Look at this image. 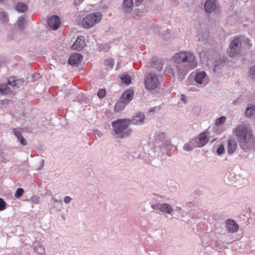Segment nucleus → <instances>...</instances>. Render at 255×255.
I'll return each mask as SVG.
<instances>
[{
  "instance_id": "nucleus-37",
  "label": "nucleus",
  "mask_w": 255,
  "mask_h": 255,
  "mask_svg": "<svg viewBox=\"0 0 255 255\" xmlns=\"http://www.w3.org/2000/svg\"><path fill=\"white\" fill-rule=\"evenodd\" d=\"M250 75L252 76H255V66H254L251 70Z\"/></svg>"
},
{
  "instance_id": "nucleus-27",
  "label": "nucleus",
  "mask_w": 255,
  "mask_h": 255,
  "mask_svg": "<svg viewBox=\"0 0 255 255\" xmlns=\"http://www.w3.org/2000/svg\"><path fill=\"white\" fill-rule=\"evenodd\" d=\"M105 65L110 68H112L114 65V60L113 59H108L105 60Z\"/></svg>"
},
{
  "instance_id": "nucleus-43",
  "label": "nucleus",
  "mask_w": 255,
  "mask_h": 255,
  "mask_svg": "<svg viewBox=\"0 0 255 255\" xmlns=\"http://www.w3.org/2000/svg\"><path fill=\"white\" fill-rule=\"evenodd\" d=\"M162 207L168 208V207H170V206L168 204H164L163 205V207Z\"/></svg>"
},
{
  "instance_id": "nucleus-40",
  "label": "nucleus",
  "mask_w": 255,
  "mask_h": 255,
  "mask_svg": "<svg viewBox=\"0 0 255 255\" xmlns=\"http://www.w3.org/2000/svg\"><path fill=\"white\" fill-rule=\"evenodd\" d=\"M143 0H135V2L137 5H138Z\"/></svg>"
},
{
  "instance_id": "nucleus-9",
  "label": "nucleus",
  "mask_w": 255,
  "mask_h": 255,
  "mask_svg": "<svg viewBox=\"0 0 255 255\" xmlns=\"http://www.w3.org/2000/svg\"><path fill=\"white\" fill-rule=\"evenodd\" d=\"M226 227L229 232L233 233L237 232L239 228L235 221L231 219L226 220Z\"/></svg>"
},
{
  "instance_id": "nucleus-10",
  "label": "nucleus",
  "mask_w": 255,
  "mask_h": 255,
  "mask_svg": "<svg viewBox=\"0 0 255 255\" xmlns=\"http://www.w3.org/2000/svg\"><path fill=\"white\" fill-rule=\"evenodd\" d=\"M82 60V56L79 53L72 54L69 59V63L71 65H77Z\"/></svg>"
},
{
  "instance_id": "nucleus-28",
  "label": "nucleus",
  "mask_w": 255,
  "mask_h": 255,
  "mask_svg": "<svg viewBox=\"0 0 255 255\" xmlns=\"http://www.w3.org/2000/svg\"><path fill=\"white\" fill-rule=\"evenodd\" d=\"M23 193L24 190L22 188H18L15 193V197L18 198H20L23 195Z\"/></svg>"
},
{
  "instance_id": "nucleus-36",
  "label": "nucleus",
  "mask_w": 255,
  "mask_h": 255,
  "mask_svg": "<svg viewBox=\"0 0 255 255\" xmlns=\"http://www.w3.org/2000/svg\"><path fill=\"white\" fill-rule=\"evenodd\" d=\"M6 204L4 200L0 198V207H5Z\"/></svg>"
},
{
  "instance_id": "nucleus-41",
  "label": "nucleus",
  "mask_w": 255,
  "mask_h": 255,
  "mask_svg": "<svg viewBox=\"0 0 255 255\" xmlns=\"http://www.w3.org/2000/svg\"><path fill=\"white\" fill-rule=\"evenodd\" d=\"M84 0H75V3L76 4H79L81 3Z\"/></svg>"
},
{
  "instance_id": "nucleus-33",
  "label": "nucleus",
  "mask_w": 255,
  "mask_h": 255,
  "mask_svg": "<svg viewBox=\"0 0 255 255\" xmlns=\"http://www.w3.org/2000/svg\"><path fill=\"white\" fill-rule=\"evenodd\" d=\"M8 83L9 85L14 87L16 85V81L13 79V78H10L8 80Z\"/></svg>"
},
{
  "instance_id": "nucleus-16",
  "label": "nucleus",
  "mask_w": 255,
  "mask_h": 255,
  "mask_svg": "<svg viewBox=\"0 0 255 255\" xmlns=\"http://www.w3.org/2000/svg\"><path fill=\"white\" fill-rule=\"evenodd\" d=\"M133 0H124V10L126 12L130 11L133 7Z\"/></svg>"
},
{
  "instance_id": "nucleus-45",
  "label": "nucleus",
  "mask_w": 255,
  "mask_h": 255,
  "mask_svg": "<svg viewBox=\"0 0 255 255\" xmlns=\"http://www.w3.org/2000/svg\"><path fill=\"white\" fill-rule=\"evenodd\" d=\"M5 209V208H0V211H2V210H3Z\"/></svg>"
},
{
  "instance_id": "nucleus-5",
  "label": "nucleus",
  "mask_w": 255,
  "mask_h": 255,
  "mask_svg": "<svg viewBox=\"0 0 255 255\" xmlns=\"http://www.w3.org/2000/svg\"><path fill=\"white\" fill-rule=\"evenodd\" d=\"M144 84L146 89L149 90H154L159 85L157 76L152 73L147 74L145 76Z\"/></svg>"
},
{
  "instance_id": "nucleus-19",
  "label": "nucleus",
  "mask_w": 255,
  "mask_h": 255,
  "mask_svg": "<svg viewBox=\"0 0 255 255\" xmlns=\"http://www.w3.org/2000/svg\"><path fill=\"white\" fill-rule=\"evenodd\" d=\"M15 9L19 12H25L27 9V7L26 4L23 3L18 2L16 5Z\"/></svg>"
},
{
  "instance_id": "nucleus-7",
  "label": "nucleus",
  "mask_w": 255,
  "mask_h": 255,
  "mask_svg": "<svg viewBox=\"0 0 255 255\" xmlns=\"http://www.w3.org/2000/svg\"><path fill=\"white\" fill-rule=\"evenodd\" d=\"M47 22L50 28L53 30H56L61 24V20L58 16L52 15L49 18Z\"/></svg>"
},
{
  "instance_id": "nucleus-20",
  "label": "nucleus",
  "mask_w": 255,
  "mask_h": 255,
  "mask_svg": "<svg viewBox=\"0 0 255 255\" xmlns=\"http://www.w3.org/2000/svg\"><path fill=\"white\" fill-rule=\"evenodd\" d=\"M246 115L248 117L255 116V106L251 105L248 107L246 111Z\"/></svg>"
},
{
  "instance_id": "nucleus-3",
  "label": "nucleus",
  "mask_w": 255,
  "mask_h": 255,
  "mask_svg": "<svg viewBox=\"0 0 255 255\" xmlns=\"http://www.w3.org/2000/svg\"><path fill=\"white\" fill-rule=\"evenodd\" d=\"M102 15L100 12H95L85 17L82 21L83 28L89 29L98 23L101 20Z\"/></svg>"
},
{
  "instance_id": "nucleus-6",
  "label": "nucleus",
  "mask_w": 255,
  "mask_h": 255,
  "mask_svg": "<svg viewBox=\"0 0 255 255\" xmlns=\"http://www.w3.org/2000/svg\"><path fill=\"white\" fill-rule=\"evenodd\" d=\"M241 44V40L239 38H235L230 43L228 50V53L230 57L236 56L239 50V45Z\"/></svg>"
},
{
  "instance_id": "nucleus-22",
  "label": "nucleus",
  "mask_w": 255,
  "mask_h": 255,
  "mask_svg": "<svg viewBox=\"0 0 255 255\" xmlns=\"http://www.w3.org/2000/svg\"><path fill=\"white\" fill-rule=\"evenodd\" d=\"M9 93L8 87L6 84L0 85V93L8 94Z\"/></svg>"
},
{
  "instance_id": "nucleus-11",
  "label": "nucleus",
  "mask_w": 255,
  "mask_h": 255,
  "mask_svg": "<svg viewBox=\"0 0 255 255\" xmlns=\"http://www.w3.org/2000/svg\"><path fill=\"white\" fill-rule=\"evenodd\" d=\"M85 43L83 37L79 36L75 42L72 45V48L74 50L80 51L85 47Z\"/></svg>"
},
{
  "instance_id": "nucleus-29",
  "label": "nucleus",
  "mask_w": 255,
  "mask_h": 255,
  "mask_svg": "<svg viewBox=\"0 0 255 255\" xmlns=\"http://www.w3.org/2000/svg\"><path fill=\"white\" fill-rule=\"evenodd\" d=\"M25 23V19L24 17H20L18 20V25L20 28H23Z\"/></svg>"
},
{
  "instance_id": "nucleus-18",
  "label": "nucleus",
  "mask_w": 255,
  "mask_h": 255,
  "mask_svg": "<svg viewBox=\"0 0 255 255\" xmlns=\"http://www.w3.org/2000/svg\"><path fill=\"white\" fill-rule=\"evenodd\" d=\"M156 210V212L161 214L164 215L165 213L171 214L173 211V208H154Z\"/></svg>"
},
{
  "instance_id": "nucleus-1",
  "label": "nucleus",
  "mask_w": 255,
  "mask_h": 255,
  "mask_svg": "<svg viewBox=\"0 0 255 255\" xmlns=\"http://www.w3.org/2000/svg\"><path fill=\"white\" fill-rule=\"evenodd\" d=\"M233 133L243 149H248L255 146V138L253 131L248 125L243 124L238 126L233 129Z\"/></svg>"
},
{
  "instance_id": "nucleus-30",
  "label": "nucleus",
  "mask_w": 255,
  "mask_h": 255,
  "mask_svg": "<svg viewBox=\"0 0 255 255\" xmlns=\"http://www.w3.org/2000/svg\"><path fill=\"white\" fill-rule=\"evenodd\" d=\"M106 91L105 89H101L99 91L97 94L98 96L100 98H104L106 96Z\"/></svg>"
},
{
  "instance_id": "nucleus-13",
  "label": "nucleus",
  "mask_w": 255,
  "mask_h": 255,
  "mask_svg": "<svg viewBox=\"0 0 255 255\" xmlns=\"http://www.w3.org/2000/svg\"><path fill=\"white\" fill-rule=\"evenodd\" d=\"M205 10L209 13L214 11L216 7L215 0H207L204 5Z\"/></svg>"
},
{
  "instance_id": "nucleus-39",
  "label": "nucleus",
  "mask_w": 255,
  "mask_h": 255,
  "mask_svg": "<svg viewBox=\"0 0 255 255\" xmlns=\"http://www.w3.org/2000/svg\"><path fill=\"white\" fill-rule=\"evenodd\" d=\"M39 253L40 254V255H43V254L44 253V249L41 246L39 247Z\"/></svg>"
},
{
  "instance_id": "nucleus-26",
  "label": "nucleus",
  "mask_w": 255,
  "mask_h": 255,
  "mask_svg": "<svg viewBox=\"0 0 255 255\" xmlns=\"http://www.w3.org/2000/svg\"><path fill=\"white\" fill-rule=\"evenodd\" d=\"M226 118L225 117H221L218 118L216 121V125L217 126L223 125L226 121Z\"/></svg>"
},
{
  "instance_id": "nucleus-48",
  "label": "nucleus",
  "mask_w": 255,
  "mask_h": 255,
  "mask_svg": "<svg viewBox=\"0 0 255 255\" xmlns=\"http://www.w3.org/2000/svg\"><path fill=\"white\" fill-rule=\"evenodd\" d=\"M178 209H179V210H181V208H177Z\"/></svg>"
},
{
  "instance_id": "nucleus-42",
  "label": "nucleus",
  "mask_w": 255,
  "mask_h": 255,
  "mask_svg": "<svg viewBox=\"0 0 255 255\" xmlns=\"http://www.w3.org/2000/svg\"><path fill=\"white\" fill-rule=\"evenodd\" d=\"M181 99H182V100L184 101L185 102H186V97L185 95H182L181 96Z\"/></svg>"
},
{
  "instance_id": "nucleus-15",
  "label": "nucleus",
  "mask_w": 255,
  "mask_h": 255,
  "mask_svg": "<svg viewBox=\"0 0 255 255\" xmlns=\"http://www.w3.org/2000/svg\"><path fill=\"white\" fill-rule=\"evenodd\" d=\"M144 119V115L142 113H139L136 116H135L130 121V124H133L134 125L140 124L143 123Z\"/></svg>"
},
{
  "instance_id": "nucleus-2",
  "label": "nucleus",
  "mask_w": 255,
  "mask_h": 255,
  "mask_svg": "<svg viewBox=\"0 0 255 255\" xmlns=\"http://www.w3.org/2000/svg\"><path fill=\"white\" fill-rule=\"evenodd\" d=\"M174 62L180 63L182 62H188L190 63L189 69H192L197 66L195 61V56L191 53L186 52H180L175 54L172 57Z\"/></svg>"
},
{
  "instance_id": "nucleus-31",
  "label": "nucleus",
  "mask_w": 255,
  "mask_h": 255,
  "mask_svg": "<svg viewBox=\"0 0 255 255\" xmlns=\"http://www.w3.org/2000/svg\"><path fill=\"white\" fill-rule=\"evenodd\" d=\"M0 20L2 22H6L7 20V18L6 14L3 12H0Z\"/></svg>"
},
{
  "instance_id": "nucleus-32",
  "label": "nucleus",
  "mask_w": 255,
  "mask_h": 255,
  "mask_svg": "<svg viewBox=\"0 0 255 255\" xmlns=\"http://www.w3.org/2000/svg\"><path fill=\"white\" fill-rule=\"evenodd\" d=\"M224 150H225L224 146L223 144H222L219 146L217 152L218 154L221 155L224 153Z\"/></svg>"
},
{
  "instance_id": "nucleus-44",
  "label": "nucleus",
  "mask_w": 255,
  "mask_h": 255,
  "mask_svg": "<svg viewBox=\"0 0 255 255\" xmlns=\"http://www.w3.org/2000/svg\"><path fill=\"white\" fill-rule=\"evenodd\" d=\"M61 217H62V218L64 220H65V217L64 216V215H62L61 216Z\"/></svg>"
},
{
  "instance_id": "nucleus-35",
  "label": "nucleus",
  "mask_w": 255,
  "mask_h": 255,
  "mask_svg": "<svg viewBox=\"0 0 255 255\" xmlns=\"http://www.w3.org/2000/svg\"><path fill=\"white\" fill-rule=\"evenodd\" d=\"M18 139H19V141H20V143L22 145H26V141L25 140L24 138L22 136H20L19 138H18Z\"/></svg>"
},
{
  "instance_id": "nucleus-17",
  "label": "nucleus",
  "mask_w": 255,
  "mask_h": 255,
  "mask_svg": "<svg viewBox=\"0 0 255 255\" xmlns=\"http://www.w3.org/2000/svg\"><path fill=\"white\" fill-rule=\"evenodd\" d=\"M206 76V73L205 72L202 71L196 74L195 77V80L196 82L199 84H201L203 82V80L205 79Z\"/></svg>"
},
{
  "instance_id": "nucleus-23",
  "label": "nucleus",
  "mask_w": 255,
  "mask_h": 255,
  "mask_svg": "<svg viewBox=\"0 0 255 255\" xmlns=\"http://www.w3.org/2000/svg\"><path fill=\"white\" fill-rule=\"evenodd\" d=\"M195 139H193L191 142L190 143L192 144V145H190V143H187L184 146V148L185 150H187V151H190L191 150H192L193 147H196L194 145L195 144Z\"/></svg>"
},
{
  "instance_id": "nucleus-24",
  "label": "nucleus",
  "mask_w": 255,
  "mask_h": 255,
  "mask_svg": "<svg viewBox=\"0 0 255 255\" xmlns=\"http://www.w3.org/2000/svg\"><path fill=\"white\" fill-rule=\"evenodd\" d=\"M125 104V103H123L122 101H121V102H118L115 106V107H114L115 111L119 112V111L124 109V107H125L124 104Z\"/></svg>"
},
{
  "instance_id": "nucleus-4",
  "label": "nucleus",
  "mask_w": 255,
  "mask_h": 255,
  "mask_svg": "<svg viewBox=\"0 0 255 255\" xmlns=\"http://www.w3.org/2000/svg\"><path fill=\"white\" fill-rule=\"evenodd\" d=\"M130 125V120L127 119L118 120L112 122L113 129L116 134L123 133Z\"/></svg>"
},
{
  "instance_id": "nucleus-12",
  "label": "nucleus",
  "mask_w": 255,
  "mask_h": 255,
  "mask_svg": "<svg viewBox=\"0 0 255 255\" xmlns=\"http://www.w3.org/2000/svg\"><path fill=\"white\" fill-rule=\"evenodd\" d=\"M134 92L131 90H128L124 93L121 97V101L123 103L128 104L133 98Z\"/></svg>"
},
{
  "instance_id": "nucleus-14",
  "label": "nucleus",
  "mask_w": 255,
  "mask_h": 255,
  "mask_svg": "<svg viewBox=\"0 0 255 255\" xmlns=\"http://www.w3.org/2000/svg\"><path fill=\"white\" fill-rule=\"evenodd\" d=\"M237 147V143L233 139H229L228 140V152L229 154L234 153Z\"/></svg>"
},
{
  "instance_id": "nucleus-47",
  "label": "nucleus",
  "mask_w": 255,
  "mask_h": 255,
  "mask_svg": "<svg viewBox=\"0 0 255 255\" xmlns=\"http://www.w3.org/2000/svg\"><path fill=\"white\" fill-rule=\"evenodd\" d=\"M124 136H125V134H123V135H122V136L121 137H124Z\"/></svg>"
},
{
  "instance_id": "nucleus-25",
  "label": "nucleus",
  "mask_w": 255,
  "mask_h": 255,
  "mask_svg": "<svg viewBox=\"0 0 255 255\" xmlns=\"http://www.w3.org/2000/svg\"><path fill=\"white\" fill-rule=\"evenodd\" d=\"M213 246L216 250H220L223 249L222 244L219 241H215Z\"/></svg>"
},
{
  "instance_id": "nucleus-34",
  "label": "nucleus",
  "mask_w": 255,
  "mask_h": 255,
  "mask_svg": "<svg viewBox=\"0 0 255 255\" xmlns=\"http://www.w3.org/2000/svg\"><path fill=\"white\" fill-rule=\"evenodd\" d=\"M13 132L14 134L17 137V138H19L20 136H22L21 134V132L18 130H17L16 128H14L13 129Z\"/></svg>"
},
{
  "instance_id": "nucleus-8",
  "label": "nucleus",
  "mask_w": 255,
  "mask_h": 255,
  "mask_svg": "<svg viewBox=\"0 0 255 255\" xmlns=\"http://www.w3.org/2000/svg\"><path fill=\"white\" fill-rule=\"evenodd\" d=\"M195 140V147H202L205 145L209 140V133L207 132H202L200 135L199 137L197 139Z\"/></svg>"
},
{
  "instance_id": "nucleus-46",
  "label": "nucleus",
  "mask_w": 255,
  "mask_h": 255,
  "mask_svg": "<svg viewBox=\"0 0 255 255\" xmlns=\"http://www.w3.org/2000/svg\"><path fill=\"white\" fill-rule=\"evenodd\" d=\"M201 226H202V225H201H201H199L198 226V227H197V228H198V229L199 227H200Z\"/></svg>"
},
{
  "instance_id": "nucleus-38",
  "label": "nucleus",
  "mask_w": 255,
  "mask_h": 255,
  "mask_svg": "<svg viewBox=\"0 0 255 255\" xmlns=\"http://www.w3.org/2000/svg\"><path fill=\"white\" fill-rule=\"evenodd\" d=\"M71 200V198L69 197V196H66L65 197V198H64V202L66 203H69Z\"/></svg>"
},
{
  "instance_id": "nucleus-21",
  "label": "nucleus",
  "mask_w": 255,
  "mask_h": 255,
  "mask_svg": "<svg viewBox=\"0 0 255 255\" xmlns=\"http://www.w3.org/2000/svg\"><path fill=\"white\" fill-rule=\"evenodd\" d=\"M121 79L122 82L126 84H129L131 83V77L129 75H124L121 76Z\"/></svg>"
}]
</instances>
